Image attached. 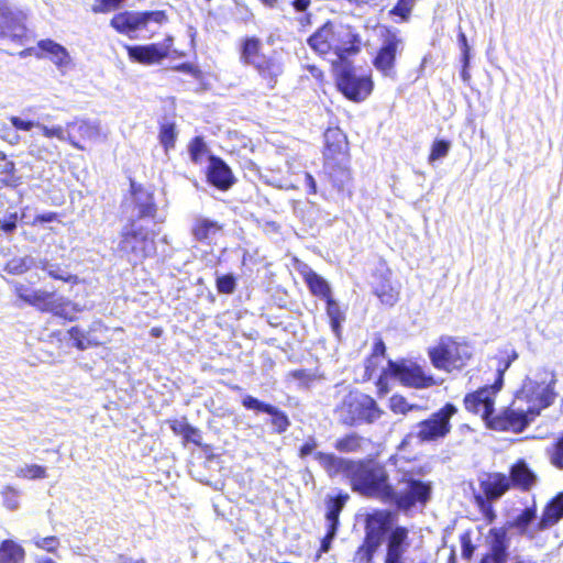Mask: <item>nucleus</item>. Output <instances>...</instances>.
<instances>
[{
  "label": "nucleus",
  "instance_id": "1a4fd4ad",
  "mask_svg": "<svg viewBox=\"0 0 563 563\" xmlns=\"http://www.w3.org/2000/svg\"><path fill=\"white\" fill-rule=\"evenodd\" d=\"M387 374L401 385L416 389L430 388L442 384V380H437L421 365L409 360L389 361Z\"/></svg>",
  "mask_w": 563,
  "mask_h": 563
},
{
  "label": "nucleus",
  "instance_id": "09e8293b",
  "mask_svg": "<svg viewBox=\"0 0 563 563\" xmlns=\"http://www.w3.org/2000/svg\"><path fill=\"white\" fill-rule=\"evenodd\" d=\"M450 148H451V143L449 141H445V140L434 141L431 146V151H430V155H429V163L432 164L435 161L444 158L449 154Z\"/></svg>",
  "mask_w": 563,
  "mask_h": 563
},
{
  "label": "nucleus",
  "instance_id": "c03bdc74",
  "mask_svg": "<svg viewBox=\"0 0 563 563\" xmlns=\"http://www.w3.org/2000/svg\"><path fill=\"white\" fill-rule=\"evenodd\" d=\"M536 511L533 509L527 508L520 515H518L511 527L517 529L520 534H527L529 525L534 520Z\"/></svg>",
  "mask_w": 563,
  "mask_h": 563
},
{
  "label": "nucleus",
  "instance_id": "ea45409f",
  "mask_svg": "<svg viewBox=\"0 0 563 563\" xmlns=\"http://www.w3.org/2000/svg\"><path fill=\"white\" fill-rule=\"evenodd\" d=\"M379 545L380 544L365 538L363 544L355 552L353 561L355 563H371Z\"/></svg>",
  "mask_w": 563,
  "mask_h": 563
},
{
  "label": "nucleus",
  "instance_id": "052dcab7",
  "mask_svg": "<svg viewBox=\"0 0 563 563\" xmlns=\"http://www.w3.org/2000/svg\"><path fill=\"white\" fill-rule=\"evenodd\" d=\"M376 294L379 297L380 301L388 306H393L398 299V292L395 291L393 288H390L389 290H377Z\"/></svg>",
  "mask_w": 563,
  "mask_h": 563
},
{
  "label": "nucleus",
  "instance_id": "f03ea898",
  "mask_svg": "<svg viewBox=\"0 0 563 563\" xmlns=\"http://www.w3.org/2000/svg\"><path fill=\"white\" fill-rule=\"evenodd\" d=\"M9 120L18 131L30 132L36 129L44 139L68 143L78 151H85L86 147L71 133V130H76L79 139L91 142H106L109 135L108 131L102 129L98 120L76 119L67 122L65 126L62 124H47L44 121L32 120L22 115H12Z\"/></svg>",
  "mask_w": 563,
  "mask_h": 563
},
{
  "label": "nucleus",
  "instance_id": "bf43d9fd",
  "mask_svg": "<svg viewBox=\"0 0 563 563\" xmlns=\"http://www.w3.org/2000/svg\"><path fill=\"white\" fill-rule=\"evenodd\" d=\"M123 0H96L92 11L96 13L109 12L119 7Z\"/></svg>",
  "mask_w": 563,
  "mask_h": 563
},
{
  "label": "nucleus",
  "instance_id": "4be33fe9",
  "mask_svg": "<svg viewBox=\"0 0 563 563\" xmlns=\"http://www.w3.org/2000/svg\"><path fill=\"white\" fill-rule=\"evenodd\" d=\"M393 523V514L387 510H378L367 515L365 521V538L380 544L382 537L389 530Z\"/></svg>",
  "mask_w": 563,
  "mask_h": 563
},
{
  "label": "nucleus",
  "instance_id": "aec40b11",
  "mask_svg": "<svg viewBox=\"0 0 563 563\" xmlns=\"http://www.w3.org/2000/svg\"><path fill=\"white\" fill-rule=\"evenodd\" d=\"M325 151L324 159L325 166L334 165L336 159L349 158L347 155V141L345 135L339 129H329L324 133Z\"/></svg>",
  "mask_w": 563,
  "mask_h": 563
},
{
  "label": "nucleus",
  "instance_id": "338daca9",
  "mask_svg": "<svg viewBox=\"0 0 563 563\" xmlns=\"http://www.w3.org/2000/svg\"><path fill=\"white\" fill-rule=\"evenodd\" d=\"M1 137H2V140L7 141L11 145L19 144L20 139H21L16 132L11 131L9 129H3L1 131Z\"/></svg>",
  "mask_w": 563,
  "mask_h": 563
},
{
  "label": "nucleus",
  "instance_id": "dca6fc26",
  "mask_svg": "<svg viewBox=\"0 0 563 563\" xmlns=\"http://www.w3.org/2000/svg\"><path fill=\"white\" fill-rule=\"evenodd\" d=\"M409 531L405 527H396L387 536L384 563H408L410 549Z\"/></svg>",
  "mask_w": 563,
  "mask_h": 563
},
{
  "label": "nucleus",
  "instance_id": "e2e57ef3",
  "mask_svg": "<svg viewBox=\"0 0 563 563\" xmlns=\"http://www.w3.org/2000/svg\"><path fill=\"white\" fill-rule=\"evenodd\" d=\"M459 44L462 51V62L467 66L470 64V46L467 44L466 35L462 31L459 34Z\"/></svg>",
  "mask_w": 563,
  "mask_h": 563
},
{
  "label": "nucleus",
  "instance_id": "a18cd8bd",
  "mask_svg": "<svg viewBox=\"0 0 563 563\" xmlns=\"http://www.w3.org/2000/svg\"><path fill=\"white\" fill-rule=\"evenodd\" d=\"M15 475L21 478L36 479L46 477V468L37 465H24L16 470Z\"/></svg>",
  "mask_w": 563,
  "mask_h": 563
},
{
  "label": "nucleus",
  "instance_id": "2f4dec72",
  "mask_svg": "<svg viewBox=\"0 0 563 563\" xmlns=\"http://www.w3.org/2000/svg\"><path fill=\"white\" fill-rule=\"evenodd\" d=\"M25 551L13 540H4L0 544V563H24Z\"/></svg>",
  "mask_w": 563,
  "mask_h": 563
},
{
  "label": "nucleus",
  "instance_id": "c85d7f7f",
  "mask_svg": "<svg viewBox=\"0 0 563 563\" xmlns=\"http://www.w3.org/2000/svg\"><path fill=\"white\" fill-rule=\"evenodd\" d=\"M368 444L369 440L353 432L336 439L334 449L342 453H357L364 452Z\"/></svg>",
  "mask_w": 563,
  "mask_h": 563
},
{
  "label": "nucleus",
  "instance_id": "69168bd1",
  "mask_svg": "<svg viewBox=\"0 0 563 563\" xmlns=\"http://www.w3.org/2000/svg\"><path fill=\"white\" fill-rule=\"evenodd\" d=\"M189 427V423L185 419L183 420H173L170 422V429L173 432L177 435H184L186 433L187 428Z\"/></svg>",
  "mask_w": 563,
  "mask_h": 563
},
{
  "label": "nucleus",
  "instance_id": "6e6d98bb",
  "mask_svg": "<svg viewBox=\"0 0 563 563\" xmlns=\"http://www.w3.org/2000/svg\"><path fill=\"white\" fill-rule=\"evenodd\" d=\"M506 552L501 545H495L492 553L485 555L481 563H505Z\"/></svg>",
  "mask_w": 563,
  "mask_h": 563
},
{
  "label": "nucleus",
  "instance_id": "8fccbe9b",
  "mask_svg": "<svg viewBox=\"0 0 563 563\" xmlns=\"http://www.w3.org/2000/svg\"><path fill=\"white\" fill-rule=\"evenodd\" d=\"M266 413L272 416V424L278 433L285 432L288 429L290 422L283 411L272 406V411H266Z\"/></svg>",
  "mask_w": 563,
  "mask_h": 563
},
{
  "label": "nucleus",
  "instance_id": "7ed1b4c3",
  "mask_svg": "<svg viewBox=\"0 0 563 563\" xmlns=\"http://www.w3.org/2000/svg\"><path fill=\"white\" fill-rule=\"evenodd\" d=\"M357 43V36L350 26L332 23H325L308 38L314 52L320 55L333 53L342 62L358 52Z\"/></svg>",
  "mask_w": 563,
  "mask_h": 563
},
{
  "label": "nucleus",
  "instance_id": "de8ad7c7",
  "mask_svg": "<svg viewBox=\"0 0 563 563\" xmlns=\"http://www.w3.org/2000/svg\"><path fill=\"white\" fill-rule=\"evenodd\" d=\"M32 543L43 551L55 553L57 548L59 547V539L55 536L51 537H41L35 536L32 539Z\"/></svg>",
  "mask_w": 563,
  "mask_h": 563
},
{
  "label": "nucleus",
  "instance_id": "6e6552de",
  "mask_svg": "<svg viewBox=\"0 0 563 563\" xmlns=\"http://www.w3.org/2000/svg\"><path fill=\"white\" fill-rule=\"evenodd\" d=\"M12 287L16 297L23 302L43 312H52L59 317L65 316V307L68 301L64 297L56 296L54 291L35 289L21 282H13Z\"/></svg>",
  "mask_w": 563,
  "mask_h": 563
},
{
  "label": "nucleus",
  "instance_id": "20e7f679",
  "mask_svg": "<svg viewBox=\"0 0 563 563\" xmlns=\"http://www.w3.org/2000/svg\"><path fill=\"white\" fill-rule=\"evenodd\" d=\"M334 412L338 420L349 427L373 423L383 415L382 409L371 396L356 390L343 396L335 406Z\"/></svg>",
  "mask_w": 563,
  "mask_h": 563
},
{
  "label": "nucleus",
  "instance_id": "49530a36",
  "mask_svg": "<svg viewBox=\"0 0 563 563\" xmlns=\"http://www.w3.org/2000/svg\"><path fill=\"white\" fill-rule=\"evenodd\" d=\"M1 495L3 498V506L7 509L13 511L20 507V493L18 489L11 486H5L1 490Z\"/></svg>",
  "mask_w": 563,
  "mask_h": 563
},
{
  "label": "nucleus",
  "instance_id": "c756f323",
  "mask_svg": "<svg viewBox=\"0 0 563 563\" xmlns=\"http://www.w3.org/2000/svg\"><path fill=\"white\" fill-rule=\"evenodd\" d=\"M563 518V493H560L545 507L542 518L539 522V529L543 530L555 525Z\"/></svg>",
  "mask_w": 563,
  "mask_h": 563
},
{
  "label": "nucleus",
  "instance_id": "a878e982",
  "mask_svg": "<svg viewBox=\"0 0 563 563\" xmlns=\"http://www.w3.org/2000/svg\"><path fill=\"white\" fill-rule=\"evenodd\" d=\"M209 181L219 189L227 190L233 184V175L231 169L220 158L212 157L209 172Z\"/></svg>",
  "mask_w": 563,
  "mask_h": 563
},
{
  "label": "nucleus",
  "instance_id": "a19ab883",
  "mask_svg": "<svg viewBox=\"0 0 563 563\" xmlns=\"http://www.w3.org/2000/svg\"><path fill=\"white\" fill-rule=\"evenodd\" d=\"M395 60H396V56L394 54H391L389 51L380 47L375 59H374V66L378 70H380L385 75H387V74H389V71L393 70Z\"/></svg>",
  "mask_w": 563,
  "mask_h": 563
},
{
  "label": "nucleus",
  "instance_id": "f3484780",
  "mask_svg": "<svg viewBox=\"0 0 563 563\" xmlns=\"http://www.w3.org/2000/svg\"><path fill=\"white\" fill-rule=\"evenodd\" d=\"M163 23L166 21V15L162 11L143 12V13H119L111 20V26L121 33H129L145 26L148 22Z\"/></svg>",
  "mask_w": 563,
  "mask_h": 563
},
{
  "label": "nucleus",
  "instance_id": "ddd939ff",
  "mask_svg": "<svg viewBox=\"0 0 563 563\" xmlns=\"http://www.w3.org/2000/svg\"><path fill=\"white\" fill-rule=\"evenodd\" d=\"M533 419L525 405L515 398L510 408L489 420V427L499 431L521 432Z\"/></svg>",
  "mask_w": 563,
  "mask_h": 563
},
{
  "label": "nucleus",
  "instance_id": "4d7b16f0",
  "mask_svg": "<svg viewBox=\"0 0 563 563\" xmlns=\"http://www.w3.org/2000/svg\"><path fill=\"white\" fill-rule=\"evenodd\" d=\"M217 288L219 292L232 294L235 289V279L232 275H224L217 279Z\"/></svg>",
  "mask_w": 563,
  "mask_h": 563
},
{
  "label": "nucleus",
  "instance_id": "f257e3e1",
  "mask_svg": "<svg viewBox=\"0 0 563 563\" xmlns=\"http://www.w3.org/2000/svg\"><path fill=\"white\" fill-rule=\"evenodd\" d=\"M314 459L330 477L342 475L349 479L354 492L384 503L393 497V487L387 482V472L379 464L353 461L323 452H316Z\"/></svg>",
  "mask_w": 563,
  "mask_h": 563
},
{
  "label": "nucleus",
  "instance_id": "0eeeda50",
  "mask_svg": "<svg viewBox=\"0 0 563 563\" xmlns=\"http://www.w3.org/2000/svg\"><path fill=\"white\" fill-rule=\"evenodd\" d=\"M549 380L542 379L541 382L532 378L525 379L521 389L517 393L516 399L525 405L526 410L532 417H537L542 409L549 407L554 398L553 390L555 385V377L552 373L548 374Z\"/></svg>",
  "mask_w": 563,
  "mask_h": 563
},
{
  "label": "nucleus",
  "instance_id": "e433bc0d",
  "mask_svg": "<svg viewBox=\"0 0 563 563\" xmlns=\"http://www.w3.org/2000/svg\"><path fill=\"white\" fill-rule=\"evenodd\" d=\"M57 150V146L49 145L41 141L40 139L33 137L27 145V153L36 161H47L52 157Z\"/></svg>",
  "mask_w": 563,
  "mask_h": 563
},
{
  "label": "nucleus",
  "instance_id": "5fc2aeb1",
  "mask_svg": "<svg viewBox=\"0 0 563 563\" xmlns=\"http://www.w3.org/2000/svg\"><path fill=\"white\" fill-rule=\"evenodd\" d=\"M207 151V147H206V144L202 140V137L200 136H197L195 137L191 142H190V145H189V154H190V157L191 159L195 162V163H198L200 162V159L202 158V156L205 155Z\"/></svg>",
  "mask_w": 563,
  "mask_h": 563
},
{
  "label": "nucleus",
  "instance_id": "cd10ccee",
  "mask_svg": "<svg viewBox=\"0 0 563 563\" xmlns=\"http://www.w3.org/2000/svg\"><path fill=\"white\" fill-rule=\"evenodd\" d=\"M510 484L521 489H530L537 482L536 474L528 467L525 461H518L510 468Z\"/></svg>",
  "mask_w": 563,
  "mask_h": 563
},
{
  "label": "nucleus",
  "instance_id": "0e129e2a",
  "mask_svg": "<svg viewBox=\"0 0 563 563\" xmlns=\"http://www.w3.org/2000/svg\"><path fill=\"white\" fill-rule=\"evenodd\" d=\"M317 446V441L313 438L308 439L299 450L300 457H306L314 453Z\"/></svg>",
  "mask_w": 563,
  "mask_h": 563
},
{
  "label": "nucleus",
  "instance_id": "864d4df0",
  "mask_svg": "<svg viewBox=\"0 0 563 563\" xmlns=\"http://www.w3.org/2000/svg\"><path fill=\"white\" fill-rule=\"evenodd\" d=\"M159 140L166 151L174 147L176 140V131L174 124H164L161 128Z\"/></svg>",
  "mask_w": 563,
  "mask_h": 563
},
{
  "label": "nucleus",
  "instance_id": "4c0bfd02",
  "mask_svg": "<svg viewBox=\"0 0 563 563\" xmlns=\"http://www.w3.org/2000/svg\"><path fill=\"white\" fill-rule=\"evenodd\" d=\"M35 265V258L26 255L22 257H13L4 265V272L10 275H23Z\"/></svg>",
  "mask_w": 563,
  "mask_h": 563
},
{
  "label": "nucleus",
  "instance_id": "2eb2a0df",
  "mask_svg": "<svg viewBox=\"0 0 563 563\" xmlns=\"http://www.w3.org/2000/svg\"><path fill=\"white\" fill-rule=\"evenodd\" d=\"M499 389L500 386L493 385L467 394L464 398L466 410L481 416L489 424L494 412L495 395Z\"/></svg>",
  "mask_w": 563,
  "mask_h": 563
},
{
  "label": "nucleus",
  "instance_id": "f8f14e48",
  "mask_svg": "<svg viewBox=\"0 0 563 563\" xmlns=\"http://www.w3.org/2000/svg\"><path fill=\"white\" fill-rule=\"evenodd\" d=\"M431 494V486L415 478L404 479L397 490L393 488V497L389 499V504H395L399 509L408 510L416 504L424 505Z\"/></svg>",
  "mask_w": 563,
  "mask_h": 563
},
{
  "label": "nucleus",
  "instance_id": "5701e85b",
  "mask_svg": "<svg viewBox=\"0 0 563 563\" xmlns=\"http://www.w3.org/2000/svg\"><path fill=\"white\" fill-rule=\"evenodd\" d=\"M254 68L267 87L273 89L284 73V62L282 56L274 52L272 55L265 56Z\"/></svg>",
  "mask_w": 563,
  "mask_h": 563
},
{
  "label": "nucleus",
  "instance_id": "412c9836",
  "mask_svg": "<svg viewBox=\"0 0 563 563\" xmlns=\"http://www.w3.org/2000/svg\"><path fill=\"white\" fill-rule=\"evenodd\" d=\"M103 330L106 328L101 321H93L87 330L73 327L68 330V334L70 340H73L74 346L78 350H87L101 343L102 339L98 333Z\"/></svg>",
  "mask_w": 563,
  "mask_h": 563
},
{
  "label": "nucleus",
  "instance_id": "4468645a",
  "mask_svg": "<svg viewBox=\"0 0 563 563\" xmlns=\"http://www.w3.org/2000/svg\"><path fill=\"white\" fill-rule=\"evenodd\" d=\"M25 15L13 9L9 0H0V37L20 42L25 37Z\"/></svg>",
  "mask_w": 563,
  "mask_h": 563
},
{
  "label": "nucleus",
  "instance_id": "423d86ee",
  "mask_svg": "<svg viewBox=\"0 0 563 563\" xmlns=\"http://www.w3.org/2000/svg\"><path fill=\"white\" fill-rule=\"evenodd\" d=\"M118 250L129 262L135 263L155 251L154 240L146 228L133 220L122 228Z\"/></svg>",
  "mask_w": 563,
  "mask_h": 563
},
{
  "label": "nucleus",
  "instance_id": "b1692460",
  "mask_svg": "<svg viewBox=\"0 0 563 563\" xmlns=\"http://www.w3.org/2000/svg\"><path fill=\"white\" fill-rule=\"evenodd\" d=\"M222 230L223 224L202 216L196 217L191 225V234L194 239L207 244H211L213 239L220 234Z\"/></svg>",
  "mask_w": 563,
  "mask_h": 563
},
{
  "label": "nucleus",
  "instance_id": "58836bf2",
  "mask_svg": "<svg viewBox=\"0 0 563 563\" xmlns=\"http://www.w3.org/2000/svg\"><path fill=\"white\" fill-rule=\"evenodd\" d=\"M327 314L330 319L331 328L336 336L340 335L341 324L345 320L344 311L332 298L327 299Z\"/></svg>",
  "mask_w": 563,
  "mask_h": 563
},
{
  "label": "nucleus",
  "instance_id": "13d9d810",
  "mask_svg": "<svg viewBox=\"0 0 563 563\" xmlns=\"http://www.w3.org/2000/svg\"><path fill=\"white\" fill-rule=\"evenodd\" d=\"M242 404L247 409H254L263 412L272 411V405L260 401L252 396H245L242 400Z\"/></svg>",
  "mask_w": 563,
  "mask_h": 563
},
{
  "label": "nucleus",
  "instance_id": "393cba45",
  "mask_svg": "<svg viewBox=\"0 0 563 563\" xmlns=\"http://www.w3.org/2000/svg\"><path fill=\"white\" fill-rule=\"evenodd\" d=\"M510 487V479L505 474L492 473L481 479V488L487 500L500 498Z\"/></svg>",
  "mask_w": 563,
  "mask_h": 563
},
{
  "label": "nucleus",
  "instance_id": "774afa93",
  "mask_svg": "<svg viewBox=\"0 0 563 563\" xmlns=\"http://www.w3.org/2000/svg\"><path fill=\"white\" fill-rule=\"evenodd\" d=\"M16 213L11 214L8 220L1 221V229L4 232H12L16 228Z\"/></svg>",
  "mask_w": 563,
  "mask_h": 563
},
{
  "label": "nucleus",
  "instance_id": "a211bd4d",
  "mask_svg": "<svg viewBox=\"0 0 563 563\" xmlns=\"http://www.w3.org/2000/svg\"><path fill=\"white\" fill-rule=\"evenodd\" d=\"M173 38L167 37L161 43L128 47L130 58L145 65L157 64L168 56Z\"/></svg>",
  "mask_w": 563,
  "mask_h": 563
},
{
  "label": "nucleus",
  "instance_id": "9b49d317",
  "mask_svg": "<svg viewBox=\"0 0 563 563\" xmlns=\"http://www.w3.org/2000/svg\"><path fill=\"white\" fill-rule=\"evenodd\" d=\"M457 409L452 404H446L429 419L417 424V438L422 442H432L445 438L451 432V418Z\"/></svg>",
  "mask_w": 563,
  "mask_h": 563
},
{
  "label": "nucleus",
  "instance_id": "680f3d73",
  "mask_svg": "<svg viewBox=\"0 0 563 563\" xmlns=\"http://www.w3.org/2000/svg\"><path fill=\"white\" fill-rule=\"evenodd\" d=\"M183 438H184L185 442H191L198 446L201 445L202 438H201L200 431L190 424L187 428L186 433L183 435Z\"/></svg>",
  "mask_w": 563,
  "mask_h": 563
},
{
  "label": "nucleus",
  "instance_id": "37998d69",
  "mask_svg": "<svg viewBox=\"0 0 563 563\" xmlns=\"http://www.w3.org/2000/svg\"><path fill=\"white\" fill-rule=\"evenodd\" d=\"M415 5V0H398L396 5L389 11V15L398 16L396 22H406L409 20Z\"/></svg>",
  "mask_w": 563,
  "mask_h": 563
},
{
  "label": "nucleus",
  "instance_id": "39448f33",
  "mask_svg": "<svg viewBox=\"0 0 563 563\" xmlns=\"http://www.w3.org/2000/svg\"><path fill=\"white\" fill-rule=\"evenodd\" d=\"M428 355L434 368L451 373L462 369L471 360L473 351L466 342L442 336L434 346L429 347Z\"/></svg>",
  "mask_w": 563,
  "mask_h": 563
},
{
  "label": "nucleus",
  "instance_id": "473e14b6",
  "mask_svg": "<svg viewBox=\"0 0 563 563\" xmlns=\"http://www.w3.org/2000/svg\"><path fill=\"white\" fill-rule=\"evenodd\" d=\"M327 172L329 173L330 178L332 179L335 187L339 189H344V187L351 180V173L349 169V158L336 159L334 165L325 166Z\"/></svg>",
  "mask_w": 563,
  "mask_h": 563
},
{
  "label": "nucleus",
  "instance_id": "bb28decb",
  "mask_svg": "<svg viewBox=\"0 0 563 563\" xmlns=\"http://www.w3.org/2000/svg\"><path fill=\"white\" fill-rule=\"evenodd\" d=\"M38 47L49 55L52 62L62 71H64L71 65V58L67 49L60 44L52 40H42L38 42Z\"/></svg>",
  "mask_w": 563,
  "mask_h": 563
},
{
  "label": "nucleus",
  "instance_id": "72a5a7b5",
  "mask_svg": "<svg viewBox=\"0 0 563 563\" xmlns=\"http://www.w3.org/2000/svg\"><path fill=\"white\" fill-rule=\"evenodd\" d=\"M133 188V202L137 211L139 218L153 217L155 213V205L153 202V196L144 189Z\"/></svg>",
  "mask_w": 563,
  "mask_h": 563
},
{
  "label": "nucleus",
  "instance_id": "79ce46f5",
  "mask_svg": "<svg viewBox=\"0 0 563 563\" xmlns=\"http://www.w3.org/2000/svg\"><path fill=\"white\" fill-rule=\"evenodd\" d=\"M389 408L394 413L407 415L410 411L421 410L419 405L409 404L404 396L394 395L389 399Z\"/></svg>",
  "mask_w": 563,
  "mask_h": 563
},
{
  "label": "nucleus",
  "instance_id": "6ab92c4d",
  "mask_svg": "<svg viewBox=\"0 0 563 563\" xmlns=\"http://www.w3.org/2000/svg\"><path fill=\"white\" fill-rule=\"evenodd\" d=\"M347 495H339L335 498L327 500V534L321 541V552H328L331 548V541L334 539L339 526V516L347 500Z\"/></svg>",
  "mask_w": 563,
  "mask_h": 563
},
{
  "label": "nucleus",
  "instance_id": "603ef678",
  "mask_svg": "<svg viewBox=\"0 0 563 563\" xmlns=\"http://www.w3.org/2000/svg\"><path fill=\"white\" fill-rule=\"evenodd\" d=\"M47 275L54 279H59L70 284H77L78 277L76 275L69 274L66 269L62 268L58 264H51V268L47 272Z\"/></svg>",
  "mask_w": 563,
  "mask_h": 563
},
{
  "label": "nucleus",
  "instance_id": "c9c22d12",
  "mask_svg": "<svg viewBox=\"0 0 563 563\" xmlns=\"http://www.w3.org/2000/svg\"><path fill=\"white\" fill-rule=\"evenodd\" d=\"M305 280L310 291L318 297L328 299L331 298V288L327 280L317 273L309 271L305 274Z\"/></svg>",
  "mask_w": 563,
  "mask_h": 563
},
{
  "label": "nucleus",
  "instance_id": "f704fd0d",
  "mask_svg": "<svg viewBox=\"0 0 563 563\" xmlns=\"http://www.w3.org/2000/svg\"><path fill=\"white\" fill-rule=\"evenodd\" d=\"M379 34L382 38V46L384 49L389 51L395 56L397 53H400L404 49V38L400 35V32L396 29H390L388 26H382L379 29Z\"/></svg>",
  "mask_w": 563,
  "mask_h": 563
},
{
  "label": "nucleus",
  "instance_id": "3c124183",
  "mask_svg": "<svg viewBox=\"0 0 563 563\" xmlns=\"http://www.w3.org/2000/svg\"><path fill=\"white\" fill-rule=\"evenodd\" d=\"M547 452L551 464L559 470H563V435Z\"/></svg>",
  "mask_w": 563,
  "mask_h": 563
},
{
  "label": "nucleus",
  "instance_id": "9d476101",
  "mask_svg": "<svg viewBox=\"0 0 563 563\" xmlns=\"http://www.w3.org/2000/svg\"><path fill=\"white\" fill-rule=\"evenodd\" d=\"M336 85L340 91L350 100H365L373 89L371 75L357 73L350 65L341 67Z\"/></svg>",
  "mask_w": 563,
  "mask_h": 563
},
{
  "label": "nucleus",
  "instance_id": "7c9ffc66",
  "mask_svg": "<svg viewBox=\"0 0 563 563\" xmlns=\"http://www.w3.org/2000/svg\"><path fill=\"white\" fill-rule=\"evenodd\" d=\"M266 55L262 53V42L257 37H246L242 45L241 60L250 66H255Z\"/></svg>",
  "mask_w": 563,
  "mask_h": 563
}]
</instances>
